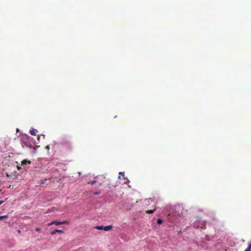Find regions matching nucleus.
<instances>
[{"label":"nucleus","mask_w":251,"mask_h":251,"mask_svg":"<svg viewBox=\"0 0 251 251\" xmlns=\"http://www.w3.org/2000/svg\"><path fill=\"white\" fill-rule=\"evenodd\" d=\"M193 226L197 228H201L204 229L205 228V224L204 222L201 221L200 218H199L197 221L193 223Z\"/></svg>","instance_id":"f257e3e1"},{"label":"nucleus","mask_w":251,"mask_h":251,"mask_svg":"<svg viewBox=\"0 0 251 251\" xmlns=\"http://www.w3.org/2000/svg\"><path fill=\"white\" fill-rule=\"evenodd\" d=\"M52 224L53 225H55L56 226L60 225H64L68 224V222L66 221H62V222H58L57 221H54L52 222Z\"/></svg>","instance_id":"f03ea898"},{"label":"nucleus","mask_w":251,"mask_h":251,"mask_svg":"<svg viewBox=\"0 0 251 251\" xmlns=\"http://www.w3.org/2000/svg\"><path fill=\"white\" fill-rule=\"evenodd\" d=\"M31 163V161L30 160H28L27 159H24L21 162V165L25 166L27 164H30Z\"/></svg>","instance_id":"7ed1b4c3"},{"label":"nucleus","mask_w":251,"mask_h":251,"mask_svg":"<svg viewBox=\"0 0 251 251\" xmlns=\"http://www.w3.org/2000/svg\"><path fill=\"white\" fill-rule=\"evenodd\" d=\"M64 232V231L63 230H59V229H55L51 232V235H54L56 233H63Z\"/></svg>","instance_id":"20e7f679"},{"label":"nucleus","mask_w":251,"mask_h":251,"mask_svg":"<svg viewBox=\"0 0 251 251\" xmlns=\"http://www.w3.org/2000/svg\"><path fill=\"white\" fill-rule=\"evenodd\" d=\"M112 227L113 226L112 225L103 226V230L105 231H109L112 228Z\"/></svg>","instance_id":"39448f33"},{"label":"nucleus","mask_w":251,"mask_h":251,"mask_svg":"<svg viewBox=\"0 0 251 251\" xmlns=\"http://www.w3.org/2000/svg\"><path fill=\"white\" fill-rule=\"evenodd\" d=\"M37 132H38V131L36 129H32L30 130V133L32 135H36V134L37 133Z\"/></svg>","instance_id":"423d86ee"},{"label":"nucleus","mask_w":251,"mask_h":251,"mask_svg":"<svg viewBox=\"0 0 251 251\" xmlns=\"http://www.w3.org/2000/svg\"><path fill=\"white\" fill-rule=\"evenodd\" d=\"M95 228L98 229V230H103V226H96L95 227Z\"/></svg>","instance_id":"0eeeda50"},{"label":"nucleus","mask_w":251,"mask_h":251,"mask_svg":"<svg viewBox=\"0 0 251 251\" xmlns=\"http://www.w3.org/2000/svg\"><path fill=\"white\" fill-rule=\"evenodd\" d=\"M155 211V209H153V210H147L146 213H147V214H152L153 213H154V212Z\"/></svg>","instance_id":"6e6552de"},{"label":"nucleus","mask_w":251,"mask_h":251,"mask_svg":"<svg viewBox=\"0 0 251 251\" xmlns=\"http://www.w3.org/2000/svg\"><path fill=\"white\" fill-rule=\"evenodd\" d=\"M251 250V243L249 245L248 248L244 251H250Z\"/></svg>","instance_id":"1a4fd4ad"},{"label":"nucleus","mask_w":251,"mask_h":251,"mask_svg":"<svg viewBox=\"0 0 251 251\" xmlns=\"http://www.w3.org/2000/svg\"><path fill=\"white\" fill-rule=\"evenodd\" d=\"M163 221L161 219H157V223L158 224V225H160L162 223Z\"/></svg>","instance_id":"9d476101"},{"label":"nucleus","mask_w":251,"mask_h":251,"mask_svg":"<svg viewBox=\"0 0 251 251\" xmlns=\"http://www.w3.org/2000/svg\"><path fill=\"white\" fill-rule=\"evenodd\" d=\"M6 176L9 177V178H11L12 179H14L15 177H13V176L9 175L7 173H6Z\"/></svg>","instance_id":"9b49d317"},{"label":"nucleus","mask_w":251,"mask_h":251,"mask_svg":"<svg viewBox=\"0 0 251 251\" xmlns=\"http://www.w3.org/2000/svg\"><path fill=\"white\" fill-rule=\"evenodd\" d=\"M7 217V215L1 216H0V220L6 218Z\"/></svg>","instance_id":"f8f14e48"},{"label":"nucleus","mask_w":251,"mask_h":251,"mask_svg":"<svg viewBox=\"0 0 251 251\" xmlns=\"http://www.w3.org/2000/svg\"><path fill=\"white\" fill-rule=\"evenodd\" d=\"M96 182V180L91 181L88 182L89 184H90L91 185L94 184Z\"/></svg>","instance_id":"ddd939ff"},{"label":"nucleus","mask_w":251,"mask_h":251,"mask_svg":"<svg viewBox=\"0 0 251 251\" xmlns=\"http://www.w3.org/2000/svg\"><path fill=\"white\" fill-rule=\"evenodd\" d=\"M40 230H41V229H40V228H39V227H36V228H35V230H36V231H37V232L40 231Z\"/></svg>","instance_id":"4468645a"},{"label":"nucleus","mask_w":251,"mask_h":251,"mask_svg":"<svg viewBox=\"0 0 251 251\" xmlns=\"http://www.w3.org/2000/svg\"><path fill=\"white\" fill-rule=\"evenodd\" d=\"M100 194V192H99V191L95 192L94 193V195H99V194Z\"/></svg>","instance_id":"2eb2a0df"},{"label":"nucleus","mask_w":251,"mask_h":251,"mask_svg":"<svg viewBox=\"0 0 251 251\" xmlns=\"http://www.w3.org/2000/svg\"><path fill=\"white\" fill-rule=\"evenodd\" d=\"M50 149V146L49 145H48L46 147V149H47V150H49Z\"/></svg>","instance_id":"dca6fc26"},{"label":"nucleus","mask_w":251,"mask_h":251,"mask_svg":"<svg viewBox=\"0 0 251 251\" xmlns=\"http://www.w3.org/2000/svg\"><path fill=\"white\" fill-rule=\"evenodd\" d=\"M52 225H53V224H52V222H51L49 223L47 225H48V226H50Z\"/></svg>","instance_id":"f3484780"},{"label":"nucleus","mask_w":251,"mask_h":251,"mask_svg":"<svg viewBox=\"0 0 251 251\" xmlns=\"http://www.w3.org/2000/svg\"><path fill=\"white\" fill-rule=\"evenodd\" d=\"M45 183V181H42L41 182V184H43Z\"/></svg>","instance_id":"a211bd4d"},{"label":"nucleus","mask_w":251,"mask_h":251,"mask_svg":"<svg viewBox=\"0 0 251 251\" xmlns=\"http://www.w3.org/2000/svg\"><path fill=\"white\" fill-rule=\"evenodd\" d=\"M17 232H18V233H19V234H20L21 231V230H17Z\"/></svg>","instance_id":"6ab92c4d"},{"label":"nucleus","mask_w":251,"mask_h":251,"mask_svg":"<svg viewBox=\"0 0 251 251\" xmlns=\"http://www.w3.org/2000/svg\"><path fill=\"white\" fill-rule=\"evenodd\" d=\"M3 202V201H0V205L1 204H2Z\"/></svg>","instance_id":"aec40b11"},{"label":"nucleus","mask_w":251,"mask_h":251,"mask_svg":"<svg viewBox=\"0 0 251 251\" xmlns=\"http://www.w3.org/2000/svg\"><path fill=\"white\" fill-rule=\"evenodd\" d=\"M17 168H18V170H20L21 168L20 167H19V166H17Z\"/></svg>","instance_id":"412c9836"},{"label":"nucleus","mask_w":251,"mask_h":251,"mask_svg":"<svg viewBox=\"0 0 251 251\" xmlns=\"http://www.w3.org/2000/svg\"><path fill=\"white\" fill-rule=\"evenodd\" d=\"M16 131H17V132L19 131V129H18V128H17Z\"/></svg>","instance_id":"4be33fe9"}]
</instances>
